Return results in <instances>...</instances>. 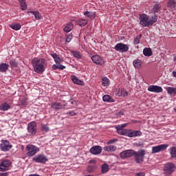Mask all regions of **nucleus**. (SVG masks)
Wrapping results in <instances>:
<instances>
[{"label":"nucleus","instance_id":"1","mask_svg":"<svg viewBox=\"0 0 176 176\" xmlns=\"http://www.w3.org/2000/svg\"><path fill=\"white\" fill-rule=\"evenodd\" d=\"M140 24L143 27H151L157 21V16L154 14L151 16H148L146 14L140 15Z\"/></svg>","mask_w":176,"mask_h":176},{"label":"nucleus","instance_id":"2","mask_svg":"<svg viewBox=\"0 0 176 176\" xmlns=\"http://www.w3.org/2000/svg\"><path fill=\"white\" fill-rule=\"evenodd\" d=\"M32 67L36 74H43L45 67H46V60L45 58H35L32 60Z\"/></svg>","mask_w":176,"mask_h":176},{"label":"nucleus","instance_id":"3","mask_svg":"<svg viewBox=\"0 0 176 176\" xmlns=\"http://www.w3.org/2000/svg\"><path fill=\"white\" fill-rule=\"evenodd\" d=\"M26 151V156L28 157H32V156H35L37 152H39V147L34 145V144H28L25 147Z\"/></svg>","mask_w":176,"mask_h":176},{"label":"nucleus","instance_id":"4","mask_svg":"<svg viewBox=\"0 0 176 176\" xmlns=\"http://www.w3.org/2000/svg\"><path fill=\"white\" fill-rule=\"evenodd\" d=\"M133 156L135 157V162L140 164L144 162L145 159V150H139L138 152L134 151Z\"/></svg>","mask_w":176,"mask_h":176},{"label":"nucleus","instance_id":"5","mask_svg":"<svg viewBox=\"0 0 176 176\" xmlns=\"http://www.w3.org/2000/svg\"><path fill=\"white\" fill-rule=\"evenodd\" d=\"M175 171V164L171 162L166 163L164 166V173L165 175H171Z\"/></svg>","mask_w":176,"mask_h":176},{"label":"nucleus","instance_id":"6","mask_svg":"<svg viewBox=\"0 0 176 176\" xmlns=\"http://www.w3.org/2000/svg\"><path fill=\"white\" fill-rule=\"evenodd\" d=\"M32 161L34 162V163H40L41 164H45L46 162L49 161V159L46 157V155L43 154H39L34 156L32 158Z\"/></svg>","mask_w":176,"mask_h":176},{"label":"nucleus","instance_id":"7","mask_svg":"<svg viewBox=\"0 0 176 176\" xmlns=\"http://www.w3.org/2000/svg\"><path fill=\"white\" fill-rule=\"evenodd\" d=\"M114 49L116 52H119L120 53H126V52H129V47L124 43H119L115 45Z\"/></svg>","mask_w":176,"mask_h":176},{"label":"nucleus","instance_id":"8","mask_svg":"<svg viewBox=\"0 0 176 176\" xmlns=\"http://www.w3.org/2000/svg\"><path fill=\"white\" fill-rule=\"evenodd\" d=\"M91 60L94 64H96V65H100L102 66L104 64H105V61L104 60V58L100 56V55H94L91 56Z\"/></svg>","mask_w":176,"mask_h":176},{"label":"nucleus","instance_id":"9","mask_svg":"<svg viewBox=\"0 0 176 176\" xmlns=\"http://www.w3.org/2000/svg\"><path fill=\"white\" fill-rule=\"evenodd\" d=\"M10 166H12V162L9 160H2L0 162V171H8Z\"/></svg>","mask_w":176,"mask_h":176},{"label":"nucleus","instance_id":"10","mask_svg":"<svg viewBox=\"0 0 176 176\" xmlns=\"http://www.w3.org/2000/svg\"><path fill=\"white\" fill-rule=\"evenodd\" d=\"M0 148L3 152H8V151L12 149V144L8 140H1Z\"/></svg>","mask_w":176,"mask_h":176},{"label":"nucleus","instance_id":"11","mask_svg":"<svg viewBox=\"0 0 176 176\" xmlns=\"http://www.w3.org/2000/svg\"><path fill=\"white\" fill-rule=\"evenodd\" d=\"M168 148V144H163L158 146L152 147V153H158V152H162V151H166Z\"/></svg>","mask_w":176,"mask_h":176},{"label":"nucleus","instance_id":"12","mask_svg":"<svg viewBox=\"0 0 176 176\" xmlns=\"http://www.w3.org/2000/svg\"><path fill=\"white\" fill-rule=\"evenodd\" d=\"M133 153L134 150L133 149L125 150L120 153V157L121 159H129V157H133Z\"/></svg>","mask_w":176,"mask_h":176},{"label":"nucleus","instance_id":"13","mask_svg":"<svg viewBox=\"0 0 176 176\" xmlns=\"http://www.w3.org/2000/svg\"><path fill=\"white\" fill-rule=\"evenodd\" d=\"M28 131L32 135H35V134H36V123L35 122L29 123L28 125Z\"/></svg>","mask_w":176,"mask_h":176},{"label":"nucleus","instance_id":"14","mask_svg":"<svg viewBox=\"0 0 176 176\" xmlns=\"http://www.w3.org/2000/svg\"><path fill=\"white\" fill-rule=\"evenodd\" d=\"M148 91H151V93H162L163 88L157 85H150L148 87Z\"/></svg>","mask_w":176,"mask_h":176},{"label":"nucleus","instance_id":"15","mask_svg":"<svg viewBox=\"0 0 176 176\" xmlns=\"http://www.w3.org/2000/svg\"><path fill=\"white\" fill-rule=\"evenodd\" d=\"M102 152V148L101 146H94L90 148V153L91 155H100Z\"/></svg>","mask_w":176,"mask_h":176},{"label":"nucleus","instance_id":"16","mask_svg":"<svg viewBox=\"0 0 176 176\" xmlns=\"http://www.w3.org/2000/svg\"><path fill=\"white\" fill-rule=\"evenodd\" d=\"M67 103H61V102H55L52 103L51 107L53 108V109H63L64 107H66Z\"/></svg>","mask_w":176,"mask_h":176},{"label":"nucleus","instance_id":"17","mask_svg":"<svg viewBox=\"0 0 176 176\" xmlns=\"http://www.w3.org/2000/svg\"><path fill=\"white\" fill-rule=\"evenodd\" d=\"M50 56H52V58H54L56 64H61L63 63V59L60 57V55H58L56 53H51Z\"/></svg>","mask_w":176,"mask_h":176},{"label":"nucleus","instance_id":"18","mask_svg":"<svg viewBox=\"0 0 176 176\" xmlns=\"http://www.w3.org/2000/svg\"><path fill=\"white\" fill-rule=\"evenodd\" d=\"M116 131L118 134H120V135H127L129 134V132L127 131V129H120V126H116Z\"/></svg>","mask_w":176,"mask_h":176},{"label":"nucleus","instance_id":"19","mask_svg":"<svg viewBox=\"0 0 176 176\" xmlns=\"http://www.w3.org/2000/svg\"><path fill=\"white\" fill-rule=\"evenodd\" d=\"M141 135H142L141 131H133L128 133V137H130L131 138L133 137H141Z\"/></svg>","mask_w":176,"mask_h":176},{"label":"nucleus","instance_id":"20","mask_svg":"<svg viewBox=\"0 0 176 176\" xmlns=\"http://www.w3.org/2000/svg\"><path fill=\"white\" fill-rule=\"evenodd\" d=\"M71 79L76 85H80V86H83V85H85V82L79 80L76 76H72Z\"/></svg>","mask_w":176,"mask_h":176},{"label":"nucleus","instance_id":"21","mask_svg":"<svg viewBox=\"0 0 176 176\" xmlns=\"http://www.w3.org/2000/svg\"><path fill=\"white\" fill-rule=\"evenodd\" d=\"M166 91L168 94L172 96L173 97H175L176 96V87H168L166 88Z\"/></svg>","mask_w":176,"mask_h":176},{"label":"nucleus","instance_id":"22","mask_svg":"<svg viewBox=\"0 0 176 176\" xmlns=\"http://www.w3.org/2000/svg\"><path fill=\"white\" fill-rule=\"evenodd\" d=\"M133 65L135 68H141L142 67V60L135 59L133 62Z\"/></svg>","mask_w":176,"mask_h":176},{"label":"nucleus","instance_id":"23","mask_svg":"<svg viewBox=\"0 0 176 176\" xmlns=\"http://www.w3.org/2000/svg\"><path fill=\"white\" fill-rule=\"evenodd\" d=\"M10 108H12V107H10V104L6 102L2 103L0 105V111H9Z\"/></svg>","mask_w":176,"mask_h":176},{"label":"nucleus","instance_id":"24","mask_svg":"<svg viewBox=\"0 0 176 176\" xmlns=\"http://www.w3.org/2000/svg\"><path fill=\"white\" fill-rule=\"evenodd\" d=\"M102 100L104 102H115V100L109 95H104Z\"/></svg>","mask_w":176,"mask_h":176},{"label":"nucleus","instance_id":"25","mask_svg":"<svg viewBox=\"0 0 176 176\" xmlns=\"http://www.w3.org/2000/svg\"><path fill=\"white\" fill-rule=\"evenodd\" d=\"M105 152H115L116 151V146L110 145L104 147Z\"/></svg>","mask_w":176,"mask_h":176},{"label":"nucleus","instance_id":"26","mask_svg":"<svg viewBox=\"0 0 176 176\" xmlns=\"http://www.w3.org/2000/svg\"><path fill=\"white\" fill-rule=\"evenodd\" d=\"M74 29V24L72 23H68L66 26L64 28L65 32H69L70 31H72Z\"/></svg>","mask_w":176,"mask_h":176},{"label":"nucleus","instance_id":"27","mask_svg":"<svg viewBox=\"0 0 176 176\" xmlns=\"http://www.w3.org/2000/svg\"><path fill=\"white\" fill-rule=\"evenodd\" d=\"M143 54L147 57H151L153 54L152 50L151 48L146 47L143 50Z\"/></svg>","mask_w":176,"mask_h":176},{"label":"nucleus","instance_id":"28","mask_svg":"<svg viewBox=\"0 0 176 176\" xmlns=\"http://www.w3.org/2000/svg\"><path fill=\"white\" fill-rule=\"evenodd\" d=\"M84 14L87 17H88V19H91V20H93V19H94V17H96V12H93L86 11L84 12Z\"/></svg>","mask_w":176,"mask_h":176},{"label":"nucleus","instance_id":"29","mask_svg":"<svg viewBox=\"0 0 176 176\" xmlns=\"http://www.w3.org/2000/svg\"><path fill=\"white\" fill-rule=\"evenodd\" d=\"M8 68H9V65L6 63L0 64V72H6Z\"/></svg>","mask_w":176,"mask_h":176},{"label":"nucleus","instance_id":"30","mask_svg":"<svg viewBox=\"0 0 176 176\" xmlns=\"http://www.w3.org/2000/svg\"><path fill=\"white\" fill-rule=\"evenodd\" d=\"M168 8H170L171 10L175 9L176 2L174 0H170L167 3Z\"/></svg>","mask_w":176,"mask_h":176},{"label":"nucleus","instance_id":"31","mask_svg":"<svg viewBox=\"0 0 176 176\" xmlns=\"http://www.w3.org/2000/svg\"><path fill=\"white\" fill-rule=\"evenodd\" d=\"M10 28L12 30H14L15 31H19L21 28V25L19 23H12L10 25Z\"/></svg>","mask_w":176,"mask_h":176},{"label":"nucleus","instance_id":"32","mask_svg":"<svg viewBox=\"0 0 176 176\" xmlns=\"http://www.w3.org/2000/svg\"><path fill=\"white\" fill-rule=\"evenodd\" d=\"M22 10H27V3L25 0H19Z\"/></svg>","mask_w":176,"mask_h":176},{"label":"nucleus","instance_id":"33","mask_svg":"<svg viewBox=\"0 0 176 176\" xmlns=\"http://www.w3.org/2000/svg\"><path fill=\"white\" fill-rule=\"evenodd\" d=\"M78 25L80 27H85L87 24V20L86 19H79L76 21Z\"/></svg>","mask_w":176,"mask_h":176},{"label":"nucleus","instance_id":"34","mask_svg":"<svg viewBox=\"0 0 176 176\" xmlns=\"http://www.w3.org/2000/svg\"><path fill=\"white\" fill-rule=\"evenodd\" d=\"M102 86L104 87H108L109 86V79L107 77L102 78Z\"/></svg>","mask_w":176,"mask_h":176},{"label":"nucleus","instance_id":"35","mask_svg":"<svg viewBox=\"0 0 176 176\" xmlns=\"http://www.w3.org/2000/svg\"><path fill=\"white\" fill-rule=\"evenodd\" d=\"M109 171V166L107 164H104L102 166V173L105 174Z\"/></svg>","mask_w":176,"mask_h":176},{"label":"nucleus","instance_id":"36","mask_svg":"<svg viewBox=\"0 0 176 176\" xmlns=\"http://www.w3.org/2000/svg\"><path fill=\"white\" fill-rule=\"evenodd\" d=\"M72 54L75 58H78V60L82 58V55H80V53L78 51H72Z\"/></svg>","mask_w":176,"mask_h":176},{"label":"nucleus","instance_id":"37","mask_svg":"<svg viewBox=\"0 0 176 176\" xmlns=\"http://www.w3.org/2000/svg\"><path fill=\"white\" fill-rule=\"evenodd\" d=\"M170 154L171 157L176 159V147L175 146H173L172 148H170Z\"/></svg>","mask_w":176,"mask_h":176},{"label":"nucleus","instance_id":"38","mask_svg":"<svg viewBox=\"0 0 176 176\" xmlns=\"http://www.w3.org/2000/svg\"><path fill=\"white\" fill-rule=\"evenodd\" d=\"M141 38H142V34H140L139 36H136L133 40V45H138L141 41Z\"/></svg>","mask_w":176,"mask_h":176},{"label":"nucleus","instance_id":"39","mask_svg":"<svg viewBox=\"0 0 176 176\" xmlns=\"http://www.w3.org/2000/svg\"><path fill=\"white\" fill-rule=\"evenodd\" d=\"M50 130V128H49V126H47V124H41V131H45V133H47V131H49Z\"/></svg>","mask_w":176,"mask_h":176},{"label":"nucleus","instance_id":"40","mask_svg":"<svg viewBox=\"0 0 176 176\" xmlns=\"http://www.w3.org/2000/svg\"><path fill=\"white\" fill-rule=\"evenodd\" d=\"M32 14H34L35 19H36V20H41V19H42V16H41V14H39V12L38 11H33L32 12Z\"/></svg>","mask_w":176,"mask_h":176},{"label":"nucleus","instance_id":"41","mask_svg":"<svg viewBox=\"0 0 176 176\" xmlns=\"http://www.w3.org/2000/svg\"><path fill=\"white\" fill-rule=\"evenodd\" d=\"M122 89L120 88H116L115 89V94L117 95L118 97H122Z\"/></svg>","mask_w":176,"mask_h":176},{"label":"nucleus","instance_id":"42","mask_svg":"<svg viewBox=\"0 0 176 176\" xmlns=\"http://www.w3.org/2000/svg\"><path fill=\"white\" fill-rule=\"evenodd\" d=\"M153 12L154 13H159V12H160V6H159L157 4L154 6Z\"/></svg>","mask_w":176,"mask_h":176},{"label":"nucleus","instance_id":"43","mask_svg":"<svg viewBox=\"0 0 176 176\" xmlns=\"http://www.w3.org/2000/svg\"><path fill=\"white\" fill-rule=\"evenodd\" d=\"M127 96H129V92L123 89H121V97H126Z\"/></svg>","mask_w":176,"mask_h":176},{"label":"nucleus","instance_id":"44","mask_svg":"<svg viewBox=\"0 0 176 176\" xmlns=\"http://www.w3.org/2000/svg\"><path fill=\"white\" fill-rule=\"evenodd\" d=\"M71 41H72V34H69L66 36V42L67 43H69V42H71Z\"/></svg>","mask_w":176,"mask_h":176},{"label":"nucleus","instance_id":"45","mask_svg":"<svg viewBox=\"0 0 176 176\" xmlns=\"http://www.w3.org/2000/svg\"><path fill=\"white\" fill-rule=\"evenodd\" d=\"M27 98H23L21 100V105H27L28 104V102Z\"/></svg>","mask_w":176,"mask_h":176},{"label":"nucleus","instance_id":"46","mask_svg":"<svg viewBox=\"0 0 176 176\" xmlns=\"http://www.w3.org/2000/svg\"><path fill=\"white\" fill-rule=\"evenodd\" d=\"M10 64L11 67H17V63H16V60H10Z\"/></svg>","mask_w":176,"mask_h":176},{"label":"nucleus","instance_id":"47","mask_svg":"<svg viewBox=\"0 0 176 176\" xmlns=\"http://www.w3.org/2000/svg\"><path fill=\"white\" fill-rule=\"evenodd\" d=\"M94 170V166H89L88 167H87V171L89 172V173H93V170Z\"/></svg>","mask_w":176,"mask_h":176},{"label":"nucleus","instance_id":"48","mask_svg":"<svg viewBox=\"0 0 176 176\" xmlns=\"http://www.w3.org/2000/svg\"><path fill=\"white\" fill-rule=\"evenodd\" d=\"M67 115H70V116H75V115H76V113H75V111H70L69 112L67 113Z\"/></svg>","mask_w":176,"mask_h":176},{"label":"nucleus","instance_id":"49","mask_svg":"<svg viewBox=\"0 0 176 176\" xmlns=\"http://www.w3.org/2000/svg\"><path fill=\"white\" fill-rule=\"evenodd\" d=\"M127 126V124H122V125H118L117 127H120V129H124V127Z\"/></svg>","mask_w":176,"mask_h":176},{"label":"nucleus","instance_id":"50","mask_svg":"<svg viewBox=\"0 0 176 176\" xmlns=\"http://www.w3.org/2000/svg\"><path fill=\"white\" fill-rule=\"evenodd\" d=\"M58 69H65V66L58 64Z\"/></svg>","mask_w":176,"mask_h":176},{"label":"nucleus","instance_id":"51","mask_svg":"<svg viewBox=\"0 0 176 176\" xmlns=\"http://www.w3.org/2000/svg\"><path fill=\"white\" fill-rule=\"evenodd\" d=\"M135 176H145V173L140 172L137 173Z\"/></svg>","mask_w":176,"mask_h":176},{"label":"nucleus","instance_id":"52","mask_svg":"<svg viewBox=\"0 0 176 176\" xmlns=\"http://www.w3.org/2000/svg\"><path fill=\"white\" fill-rule=\"evenodd\" d=\"M52 69H54V70L58 69V64L53 65H52Z\"/></svg>","mask_w":176,"mask_h":176},{"label":"nucleus","instance_id":"53","mask_svg":"<svg viewBox=\"0 0 176 176\" xmlns=\"http://www.w3.org/2000/svg\"><path fill=\"white\" fill-rule=\"evenodd\" d=\"M116 141H118L116 139L111 140L109 141L108 144H114V142H116Z\"/></svg>","mask_w":176,"mask_h":176},{"label":"nucleus","instance_id":"54","mask_svg":"<svg viewBox=\"0 0 176 176\" xmlns=\"http://www.w3.org/2000/svg\"><path fill=\"white\" fill-rule=\"evenodd\" d=\"M89 164H96V161L94 160H89Z\"/></svg>","mask_w":176,"mask_h":176},{"label":"nucleus","instance_id":"55","mask_svg":"<svg viewBox=\"0 0 176 176\" xmlns=\"http://www.w3.org/2000/svg\"><path fill=\"white\" fill-rule=\"evenodd\" d=\"M29 176H40V175L38 174H30L29 175Z\"/></svg>","mask_w":176,"mask_h":176},{"label":"nucleus","instance_id":"56","mask_svg":"<svg viewBox=\"0 0 176 176\" xmlns=\"http://www.w3.org/2000/svg\"><path fill=\"white\" fill-rule=\"evenodd\" d=\"M173 75L175 78H176V72H173Z\"/></svg>","mask_w":176,"mask_h":176},{"label":"nucleus","instance_id":"57","mask_svg":"<svg viewBox=\"0 0 176 176\" xmlns=\"http://www.w3.org/2000/svg\"><path fill=\"white\" fill-rule=\"evenodd\" d=\"M0 176H6V173H0Z\"/></svg>","mask_w":176,"mask_h":176},{"label":"nucleus","instance_id":"58","mask_svg":"<svg viewBox=\"0 0 176 176\" xmlns=\"http://www.w3.org/2000/svg\"><path fill=\"white\" fill-rule=\"evenodd\" d=\"M173 60L176 62V56L174 57Z\"/></svg>","mask_w":176,"mask_h":176},{"label":"nucleus","instance_id":"59","mask_svg":"<svg viewBox=\"0 0 176 176\" xmlns=\"http://www.w3.org/2000/svg\"><path fill=\"white\" fill-rule=\"evenodd\" d=\"M85 176H93V175H87Z\"/></svg>","mask_w":176,"mask_h":176},{"label":"nucleus","instance_id":"60","mask_svg":"<svg viewBox=\"0 0 176 176\" xmlns=\"http://www.w3.org/2000/svg\"><path fill=\"white\" fill-rule=\"evenodd\" d=\"M175 112H176V108L174 109Z\"/></svg>","mask_w":176,"mask_h":176}]
</instances>
